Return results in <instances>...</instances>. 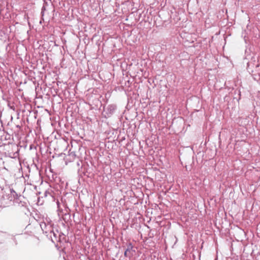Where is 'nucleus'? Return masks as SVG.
I'll return each mask as SVG.
<instances>
[{
    "instance_id": "4",
    "label": "nucleus",
    "mask_w": 260,
    "mask_h": 260,
    "mask_svg": "<svg viewBox=\"0 0 260 260\" xmlns=\"http://www.w3.org/2000/svg\"><path fill=\"white\" fill-rule=\"evenodd\" d=\"M51 233H52L53 234L54 237L56 238V234L53 231H51Z\"/></svg>"
},
{
    "instance_id": "1",
    "label": "nucleus",
    "mask_w": 260,
    "mask_h": 260,
    "mask_svg": "<svg viewBox=\"0 0 260 260\" xmlns=\"http://www.w3.org/2000/svg\"><path fill=\"white\" fill-rule=\"evenodd\" d=\"M10 193L11 196H12L14 199H15V203L16 204H18L19 206L25 207H26V203L19 201L18 194L13 188L10 189Z\"/></svg>"
},
{
    "instance_id": "3",
    "label": "nucleus",
    "mask_w": 260,
    "mask_h": 260,
    "mask_svg": "<svg viewBox=\"0 0 260 260\" xmlns=\"http://www.w3.org/2000/svg\"><path fill=\"white\" fill-rule=\"evenodd\" d=\"M132 252H135V250H133V246L132 245V244L129 243L127 246V248L124 251V256L130 257L133 255Z\"/></svg>"
},
{
    "instance_id": "2",
    "label": "nucleus",
    "mask_w": 260,
    "mask_h": 260,
    "mask_svg": "<svg viewBox=\"0 0 260 260\" xmlns=\"http://www.w3.org/2000/svg\"><path fill=\"white\" fill-rule=\"evenodd\" d=\"M116 109V106L114 104L108 105L106 109L105 110L106 113L108 117H110L112 115L115 111Z\"/></svg>"
},
{
    "instance_id": "5",
    "label": "nucleus",
    "mask_w": 260,
    "mask_h": 260,
    "mask_svg": "<svg viewBox=\"0 0 260 260\" xmlns=\"http://www.w3.org/2000/svg\"><path fill=\"white\" fill-rule=\"evenodd\" d=\"M45 10V7H42V13L43 12V10Z\"/></svg>"
}]
</instances>
